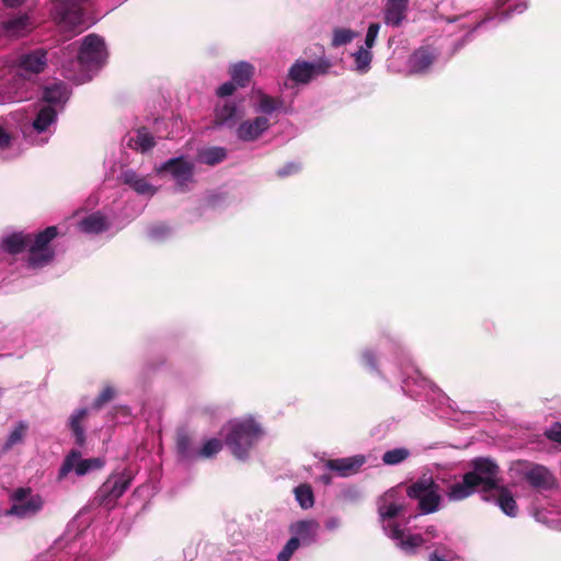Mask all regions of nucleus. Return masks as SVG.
<instances>
[{
	"mask_svg": "<svg viewBox=\"0 0 561 561\" xmlns=\"http://www.w3.org/2000/svg\"><path fill=\"white\" fill-rule=\"evenodd\" d=\"M405 488L399 485L387 491L378 501V513L385 534L405 554H413L427 539L422 535L412 534L407 523L400 524L399 518L407 513Z\"/></svg>",
	"mask_w": 561,
	"mask_h": 561,
	"instance_id": "f257e3e1",
	"label": "nucleus"
},
{
	"mask_svg": "<svg viewBox=\"0 0 561 561\" xmlns=\"http://www.w3.org/2000/svg\"><path fill=\"white\" fill-rule=\"evenodd\" d=\"M107 58L103 38L96 34L87 35L80 45L71 43L60 51L62 75L68 80L83 83L91 80Z\"/></svg>",
	"mask_w": 561,
	"mask_h": 561,
	"instance_id": "f03ea898",
	"label": "nucleus"
},
{
	"mask_svg": "<svg viewBox=\"0 0 561 561\" xmlns=\"http://www.w3.org/2000/svg\"><path fill=\"white\" fill-rule=\"evenodd\" d=\"M263 436L262 425L253 416H245L228 424L225 442L236 458L245 460Z\"/></svg>",
	"mask_w": 561,
	"mask_h": 561,
	"instance_id": "7ed1b4c3",
	"label": "nucleus"
},
{
	"mask_svg": "<svg viewBox=\"0 0 561 561\" xmlns=\"http://www.w3.org/2000/svg\"><path fill=\"white\" fill-rule=\"evenodd\" d=\"M154 171L159 176L169 178L173 182L175 193H188L196 184V161L190 156L170 158L156 165Z\"/></svg>",
	"mask_w": 561,
	"mask_h": 561,
	"instance_id": "20e7f679",
	"label": "nucleus"
},
{
	"mask_svg": "<svg viewBox=\"0 0 561 561\" xmlns=\"http://www.w3.org/2000/svg\"><path fill=\"white\" fill-rule=\"evenodd\" d=\"M59 113L38 104L35 116L21 125L24 139L34 146H44L56 131Z\"/></svg>",
	"mask_w": 561,
	"mask_h": 561,
	"instance_id": "39448f33",
	"label": "nucleus"
},
{
	"mask_svg": "<svg viewBox=\"0 0 561 561\" xmlns=\"http://www.w3.org/2000/svg\"><path fill=\"white\" fill-rule=\"evenodd\" d=\"M409 499L417 501V507L422 514L438 512L444 504V497L439 485L431 476H422L405 488Z\"/></svg>",
	"mask_w": 561,
	"mask_h": 561,
	"instance_id": "423d86ee",
	"label": "nucleus"
},
{
	"mask_svg": "<svg viewBox=\"0 0 561 561\" xmlns=\"http://www.w3.org/2000/svg\"><path fill=\"white\" fill-rule=\"evenodd\" d=\"M508 472L513 480H525L539 492L552 490L557 486L553 474L541 465L518 460L511 465Z\"/></svg>",
	"mask_w": 561,
	"mask_h": 561,
	"instance_id": "0eeeda50",
	"label": "nucleus"
},
{
	"mask_svg": "<svg viewBox=\"0 0 561 561\" xmlns=\"http://www.w3.org/2000/svg\"><path fill=\"white\" fill-rule=\"evenodd\" d=\"M91 0H53L51 16L64 30L84 28L85 12Z\"/></svg>",
	"mask_w": 561,
	"mask_h": 561,
	"instance_id": "6e6552de",
	"label": "nucleus"
},
{
	"mask_svg": "<svg viewBox=\"0 0 561 561\" xmlns=\"http://www.w3.org/2000/svg\"><path fill=\"white\" fill-rule=\"evenodd\" d=\"M55 226L47 227L38 233H28L27 264L32 268H42L48 265L55 257V249L51 241L57 237Z\"/></svg>",
	"mask_w": 561,
	"mask_h": 561,
	"instance_id": "1a4fd4ad",
	"label": "nucleus"
},
{
	"mask_svg": "<svg viewBox=\"0 0 561 561\" xmlns=\"http://www.w3.org/2000/svg\"><path fill=\"white\" fill-rule=\"evenodd\" d=\"M478 491L482 492L484 501H491V491L500 488V468L490 458H476L471 461V470L468 471Z\"/></svg>",
	"mask_w": 561,
	"mask_h": 561,
	"instance_id": "9d476101",
	"label": "nucleus"
},
{
	"mask_svg": "<svg viewBox=\"0 0 561 561\" xmlns=\"http://www.w3.org/2000/svg\"><path fill=\"white\" fill-rule=\"evenodd\" d=\"M105 466L103 457L83 458L79 449H71L64 457L57 473V481L67 480L70 476L83 477L90 472L101 470Z\"/></svg>",
	"mask_w": 561,
	"mask_h": 561,
	"instance_id": "9b49d317",
	"label": "nucleus"
},
{
	"mask_svg": "<svg viewBox=\"0 0 561 561\" xmlns=\"http://www.w3.org/2000/svg\"><path fill=\"white\" fill-rule=\"evenodd\" d=\"M131 482V473L122 471L111 474L99 488L93 499L94 504L111 510L126 492Z\"/></svg>",
	"mask_w": 561,
	"mask_h": 561,
	"instance_id": "f8f14e48",
	"label": "nucleus"
},
{
	"mask_svg": "<svg viewBox=\"0 0 561 561\" xmlns=\"http://www.w3.org/2000/svg\"><path fill=\"white\" fill-rule=\"evenodd\" d=\"M11 507L5 512V516H15L18 518H30L36 515L43 508V499L34 494L28 488H19L10 495Z\"/></svg>",
	"mask_w": 561,
	"mask_h": 561,
	"instance_id": "ddd939ff",
	"label": "nucleus"
},
{
	"mask_svg": "<svg viewBox=\"0 0 561 561\" xmlns=\"http://www.w3.org/2000/svg\"><path fill=\"white\" fill-rule=\"evenodd\" d=\"M36 27L33 10L9 14L0 22V31L8 38H23Z\"/></svg>",
	"mask_w": 561,
	"mask_h": 561,
	"instance_id": "4468645a",
	"label": "nucleus"
},
{
	"mask_svg": "<svg viewBox=\"0 0 561 561\" xmlns=\"http://www.w3.org/2000/svg\"><path fill=\"white\" fill-rule=\"evenodd\" d=\"M400 370L401 389L407 396L419 399L433 390L432 383L410 362L402 364Z\"/></svg>",
	"mask_w": 561,
	"mask_h": 561,
	"instance_id": "2eb2a0df",
	"label": "nucleus"
},
{
	"mask_svg": "<svg viewBox=\"0 0 561 561\" xmlns=\"http://www.w3.org/2000/svg\"><path fill=\"white\" fill-rule=\"evenodd\" d=\"M47 62V50L44 48H35L19 55L14 61V66L18 69V77L25 81V79L43 72Z\"/></svg>",
	"mask_w": 561,
	"mask_h": 561,
	"instance_id": "dca6fc26",
	"label": "nucleus"
},
{
	"mask_svg": "<svg viewBox=\"0 0 561 561\" xmlns=\"http://www.w3.org/2000/svg\"><path fill=\"white\" fill-rule=\"evenodd\" d=\"M71 91L68 85L61 81L51 82L44 87L39 105L56 110L61 113L70 98Z\"/></svg>",
	"mask_w": 561,
	"mask_h": 561,
	"instance_id": "f3484780",
	"label": "nucleus"
},
{
	"mask_svg": "<svg viewBox=\"0 0 561 561\" xmlns=\"http://www.w3.org/2000/svg\"><path fill=\"white\" fill-rule=\"evenodd\" d=\"M438 50L431 46L425 45L415 49L408 58L407 70L411 75L427 73L438 57Z\"/></svg>",
	"mask_w": 561,
	"mask_h": 561,
	"instance_id": "a211bd4d",
	"label": "nucleus"
},
{
	"mask_svg": "<svg viewBox=\"0 0 561 561\" xmlns=\"http://www.w3.org/2000/svg\"><path fill=\"white\" fill-rule=\"evenodd\" d=\"M271 126L270 118L256 115L242 121L236 129V135L239 140L251 142L257 140Z\"/></svg>",
	"mask_w": 561,
	"mask_h": 561,
	"instance_id": "6ab92c4d",
	"label": "nucleus"
},
{
	"mask_svg": "<svg viewBox=\"0 0 561 561\" xmlns=\"http://www.w3.org/2000/svg\"><path fill=\"white\" fill-rule=\"evenodd\" d=\"M242 100L224 99L215 106V124L217 126L232 127L241 114Z\"/></svg>",
	"mask_w": 561,
	"mask_h": 561,
	"instance_id": "aec40b11",
	"label": "nucleus"
},
{
	"mask_svg": "<svg viewBox=\"0 0 561 561\" xmlns=\"http://www.w3.org/2000/svg\"><path fill=\"white\" fill-rule=\"evenodd\" d=\"M252 108L257 116H265V118L270 119L275 113L286 112L282 99L271 96L261 91L253 96Z\"/></svg>",
	"mask_w": 561,
	"mask_h": 561,
	"instance_id": "412c9836",
	"label": "nucleus"
},
{
	"mask_svg": "<svg viewBox=\"0 0 561 561\" xmlns=\"http://www.w3.org/2000/svg\"><path fill=\"white\" fill-rule=\"evenodd\" d=\"M320 525L314 519H304L293 523L289 531L293 538H297L300 546H310L318 540Z\"/></svg>",
	"mask_w": 561,
	"mask_h": 561,
	"instance_id": "4be33fe9",
	"label": "nucleus"
},
{
	"mask_svg": "<svg viewBox=\"0 0 561 561\" xmlns=\"http://www.w3.org/2000/svg\"><path fill=\"white\" fill-rule=\"evenodd\" d=\"M366 462L364 455H355L351 457L330 459L325 462V467L336 472L340 477H350L358 472L362 466Z\"/></svg>",
	"mask_w": 561,
	"mask_h": 561,
	"instance_id": "5701e85b",
	"label": "nucleus"
},
{
	"mask_svg": "<svg viewBox=\"0 0 561 561\" xmlns=\"http://www.w3.org/2000/svg\"><path fill=\"white\" fill-rule=\"evenodd\" d=\"M26 81L14 77L10 82L0 85V104L21 102L28 99L30 92L25 88Z\"/></svg>",
	"mask_w": 561,
	"mask_h": 561,
	"instance_id": "b1692460",
	"label": "nucleus"
},
{
	"mask_svg": "<svg viewBox=\"0 0 561 561\" xmlns=\"http://www.w3.org/2000/svg\"><path fill=\"white\" fill-rule=\"evenodd\" d=\"M124 184L128 185L131 190H134L138 195L145 197H152L157 194L159 187L151 184L147 176L137 173L134 170H126L121 175Z\"/></svg>",
	"mask_w": 561,
	"mask_h": 561,
	"instance_id": "393cba45",
	"label": "nucleus"
},
{
	"mask_svg": "<svg viewBox=\"0 0 561 561\" xmlns=\"http://www.w3.org/2000/svg\"><path fill=\"white\" fill-rule=\"evenodd\" d=\"M478 491L474 486V482L471 479V474L466 472L460 479L455 480L446 488V497L450 502H459L466 500Z\"/></svg>",
	"mask_w": 561,
	"mask_h": 561,
	"instance_id": "a878e982",
	"label": "nucleus"
},
{
	"mask_svg": "<svg viewBox=\"0 0 561 561\" xmlns=\"http://www.w3.org/2000/svg\"><path fill=\"white\" fill-rule=\"evenodd\" d=\"M78 229L87 234H99L107 231L111 227L110 219L101 211H94L78 220Z\"/></svg>",
	"mask_w": 561,
	"mask_h": 561,
	"instance_id": "bb28decb",
	"label": "nucleus"
},
{
	"mask_svg": "<svg viewBox=\"0 0 561 561\" xmlns=\"http://www.w3.org/2000/svg\"><path fill=\"white\" fill-rule=\"evenodd\" d=\"M409 0H386L383 22L389 26H399L407 16Z\"/></svg>",
	"mask_w": 561,
	"mask_h": 561,
	"instance_id": "cd10ccee",
	"label": "nucleus"
},
{
	"mask_svg": "<svg viewBox=\"0 0 561 561\" xmlns=\"http://www.w3.org/2000/svg\"><path fill=\"white\" fill-rule=\"evenodd\" d=\"M495 16L500 21L523 13L528 7V0H492Z\"/></svg>",
	"mask_w": 561,
	"mask_h": 561,
	"instance_id": "c85d7f7f",
	"label": "nucleus"
},
{
	"mask_svg": "<svg viewBox=\"0 0 561 561\" xmlns=\"http://www.w3.org/2000/svg\"><path fill=\"white\" fill-rule=\"evenodd\" d=\"M89 414L88 408H79L76 409L69 416L67 421V426L71 431L75 443L79 447H83L85 444V428L84 421Z\"/></svg>",
	"mask_w": 561,
	"mask_h": 561,
	"instance_id": "c756f323",
	"label": "nucleus"
},
{
	"mask_svg": "<svg viewBox=\"0 0 561 561\" xmlns=\"http://www.w3.org/2000/svg\"><path fill=\"white\" fill-rule=\"evenodd\" d=\"M496 495H493V502L500 510L508 517H516L518 515V506L512 494L506 488L501 485L495 491Z\"/></svg>",
	"mask_w": 561,
	"mask_h": 561,
	"instance_id": "7c9ffc66",
	"label": "nucleus"
},
{
	"mask_svg": "<svg viewBox=\"0 0 561 561\" xmlns=\"http://www.w3.org/2000/svg\"><path fill=\"white\" fill-rule=\"evenodd\" d=\"M28 233L20 231L12 232L2 237L0 249L10 254H19L27 251Z\"/></svg>",
	"mask_w": 561,
	"mask_h": 561,
	"instance_id": "2f4dec72",
	"label": "nucleus"
},
{
	"mask_svg": "<svg viewBox=\"0 0 561 561\" xmlns=\"http://www.w3.org/2000/svg\"><path fill=\"white\" fill-rule=\"evenodd\" d=\"M254 67L247 61H240L229 67L231 80L240 88H244L251 80Z\"/></svg>",
	"mask_w": 561,
	"mask_h": 561,
	"instance_id": "473e14b6",
	"label": "nucleus"
},
{
	"mask_svg": "<svg viewBox=\"0 0 561 561\" xmlns=\"http://www.w3.org/2000/svg\"><path fill=\"white\" fill-rule=\"evenodd\" d=\"M314 73V64L308 61H297L289 69V78L297 83H308Z\"/></svg>",
	"mask_w": 561,
	"mask_h": 561,
	"instance_id": "72a5a7b5",
	"label": "nucleus"
},
{
	"mask_svg": "<svg viewBox=\"0 0 561 561\" xmlns=\"http://www.w3.org/2000/svg\"><path fill=\"white\" fill-rule=\"evenodd\" d=\"M360 365L373 376L385 379L379 368L378 352L373 347H365L359 355Z\"/></svg>",
	"mask_w": 561,
	"mask_h": 561,
	"instance_id": "f704fd0d",
	"label": "nucleus"
},
{
	"mask_svg": "<svg viewBox=\"0 0 561 561\" xmlns=\"http://www.w3.org/2000/svg\"><path fill=\"white\" fill-rule=\"evenodd\" d=\"M156 145L154 137L152 134L145 127L136 130L135 135L131 136L128 140V146L141 151L147 152L152 149Z\"/></svg>",
	"mask_w": 561,
	"mask_h": 561,
	"instance_id": "c9c22d12",
	"label": "nucleus"
},
{
	"mask_svg": "<svg viewBox=\"0 0 561 561\" xmlns=\"http://www.w3.org/2000/svg\"><path fill=\"white\" fill-rule=\"evenodd\" d=\"M226 158V148L219 146L202 148L197 152L198 161L207 165H216L222 162Z\"/></svg>",
	"mask_w": 561,
	"mask_h": 561,
	"instance_id": "e433bc0d",
	"label": "nucleus"
},
{
	"mask_svg": "<svg viewBox=\"0 0 561 561\" xmlns=\"http://www.w3.org/2000/svg\"><path fill=\"white\" fill-rule=\"evenodd\" d=\"M28 430V424L25 421H20L15 424V426L10 431L7 440L2 446V451L7 453L15 445L22 444L24 437L26 436Z\"/></svg>",
	"mask_w": 561,
	"mask_h": 561,
	"instance_id": "4c0bfd02",
	"label": "nucleus"
},
{
	"mask_svg": "<svg viewBox=\"0 0 561 561\" xmlns=\"http://www.w3.org/2000/svg\"><path fill=\"white\" fill-rule=\"evenodd\" d=\"M355 61V70L359 73H367L370 70L373 61L371 49L360 46L355 53L352 54Z\"/></svg>",
	"mask_w": 561,
	"mask_h": 561,
	"instance_id": "58836bf2",
	"label": "nucleus"
},
{
	"mask_svg": "<svg viewBox=\"0 0 561 561\" xmlns=\"http://www.w3.org/2000/svg\"><path fill=\"white\" fill-rule=\"evenodd\" d=\"M411 456V450L407 447H397L383 453L381 460L386 466H398L404 462Z\"/></svg>",
	"mask_w": 561,
	"mask_h": 561,
	"instance_id": "ea45409f",
	"label": "nucleus"
},
{
	"mask_svg": "<svg viewBox=\"0 0 561 561\" xmlns=\"http://www.w3.org/2000/svg\"><path fill=\"white\" fill-rule=\"evenodd\" d=\"M357 33L351 28L346 27H336L332 32V46L341 47L350 44L355 37Z\"/></svg>",
	"mask_w": 561,
	"mask_h": 561,
	"instance_id": "a19ab883",
	"label": "nucleus"
},
{
	"mask_svg": "<svg viewBox=\"0 0 561 561\" xmlns=\"http://www.w3.org/2000/svg\"><path fill=\"white\" fill-rule=\"evenodd\" d=\"M294 492L296 501L304 510L312 507L314 503L313 492L309 485L300 484L295 488Z\"/></svg>",
	"mask_w": 561,
	"mask_h": 561,
	"instance_id": "79ce46f5",
	"label": "nucleus"
},
{
	"mask_svg": "<svg viewBox=\"0 0 561 561\" xmlns=\"http://www.w3.org/2000/svg\"><path fill=\"white\" fill-rule=\"evenodd\" d=\"M222 448V443L218 438H209L207 439L197 455L202 458H210L215 455H217Z\"/></svg>",
	"mask_w": 561,
	"mask_h": 561,
	"instance_id": "37998d69",
	"label": "nucleus"
},
{
	"mask_svg": "<svg viewBox=\"0 0 561 561\" xmlns=\"http://www.w3.org/2000/svg\"><path fill=\"white\" fill-rule=\"evenodd\" d=\"M176 448H178L179 456L182 459L193 458L194 451H193V448H192V445H191V439H190L188 436L180 435L178 437Z\"/></svg>",
	"mask_w": 561,
	"mask_h": 561,
	"instance_id": "c03bdc74",
	"label": "nucleus"
},
{
	"mask_svg": "<svg viewBox=\"0 0 561 561\" xmlns=\"http://www.w3.org/2000/svg\"><path fill=\"white\" fill-rule=\"evenodd\" d=\"M299 547L298 539L291 537L277 554V561H289Z\"/></svg>",
	"mask_w": 561,
	"mask_h": 561,
	"instance_id": "a18cd8bd",
	"label": "nucleus"
},
{
	"mask_svg": "<svg viewBox=\"0 0 561 561\" xmlns=\"http://www.w3.org/2000/svg\"><path fill=\"white\" fill-rule=\"evenodd\" d=\"M116 390L112 386H106L93 402V408L100 409L103 404L114 399Z\"/></svg>",
	"mask_w": 561,
	"mask_h": 561,
	"instance_id": "49530a36",
	"label": "nucleus"
},
{
	"mask_svg": "<svg viewBox=\"0 0 561 561\" xmlns=\"http://www.w3.org/2000/svg\"><path fill=\"white\" fill-rule=\"evenodd\" d=\"M379 31H380L379 23H370L367 28V32H366L365 42H364L363 47L371 49L376 44V39L378 37Z\"/></svg>",
	"mask_w": 561,
	"mask_h": 561,
	"instance_id": "de8ad7c7",
	"label": "nucleus"
},
{
	"mask_svg": "<svg viewBox=\"0 0 561 561\" xmlns=\"http://www.w3.org/2000/svg\"><path fill=\"white\" fill-rule=\"evenodd\" d=\"M171 233V229L163 224L154 225L149 228L148 236L152 240H162Z\"/></svg>",
	"mask_w": 561,
	"mask_h": 561,
	"instance_id": "09e8293b",
	"label": "nucleus"
},
{
	"mask_svg": "<svg viewBox=\"0 0 561 561\" xmlns=\"http://www.w3.org/2000/svg\"><path fill=\"white\" fill-rule=\"evenodd\" d=\"M237 84L233 81H228L219 85L216 90V95L219 98V100L224 99H232L236 91Z\"/></svg>",
	"mask_w": 561,
	"mask_h": 561,
	"instance_id": "8fccbe9b",
	"label": "nucleus"
},
{
	"mask_svg": "<svg viewBox=\"0 0 561 561\" xmlns=\"http://www.w3.org/2000/svg\"><path fill=\"white\" fill-rule=\"evenodd\" d=\"M545 435L552 442L561 443V423H553L549 428L546 430Z\"/></svg>",
	"mask_w": 561,
	"mask_h": 561,
	"instance_id": "3c124183",
	"label": "nucleus"
},
{
	"mask_svg": "<svg viewBox=\"0 0 561 561\" xmlns=\"http://www.w3.org/2000/svg\"><path fill=\"white\" fill-rule=\"evenodd\" d=\"M12 136L11 134L4 129L3 126L0 125V150H5L11 146Z\"/></svg>",
	"mask_w": 561,
	"mask_h": 561,
	"instance_id": "603ef678",
	"label": "nucleus"
},
{
	"mask_svg": "<svg viewBox=\"0 0 561 561\" xmlns=\"http://www.w3.org/2000/svg\"><path fill=\"white\" fill-rule=\"evenodd\" d=\"M298 170H299L298 164H296L294 162H289L286 165H284L283 168H279L276 171V174L279 178H285V176H288V175H291V174L296 173Z\"/></svg>",
	"mask_w": 561,
	"mask_h": 561,
	"instance_id": "864d4df0",
	"label": "nucleus"
},
{
	"mask_svg": "<svg viewBox=\"0 0 561 561\" xmlns=\"http://www.w3.org/2000/svg\"><path fill=\"white\" fill-rule=\"evenodd\" d=\"M340 525H341V520L334 516L329 517L324 523L325 528L330 531L337 529L340 527Z\"/></svg>",
	"mask_w": 561,
	"mask_h": 561,
	"instance_id": "5fc2aeb1",
	"label": "nucleus"
},
{
	"mask_svg": "<svg viewBox=\"0 0 561 561\" xmlns=\"http://www.w3.org/2000/svg\"><path fill=\"white\" fill-rule=\"evenodd\" d=\"M2 4L9 9H16L24 4L25 0H1Z\"/></svg>",
	"mask_w": 561,
	"mask_h": 561,
	"instance_id": "6e6d98bb",
	"label": "nucleus"
},
{
	"mask_svg": "<svg viewBox=\"0 0 561 561\" xmlns=\"http://www.w3.org/2000/svg\"><path fill=\"white\" fill-rule=\"evenodd\" d=\"M425 535L430 538H435L437 537V529L435 526H430L426 528L425 530Z\"/></svg>",
	"mask_w": 561,
	"mask_h": 561,
	"instance_id": "4d7b16f0",
	"label": "nucleus"
},
{
	"mask_svg": "<svg viewBox=\"0 0 561 561\" xmlns=\"http://www.w3.org/2000/svg\"><path fill=\"white\" fill-rule=\"evenodd\" d=\"M430 561H447L445 558L438 556L436 552L430 556Z\"/></svg>",
	"mask_w": 561,
	"mask_h": 561,
	"instance_id": "13d9d810",
	"label": "nucleus"
}]
</instances>
